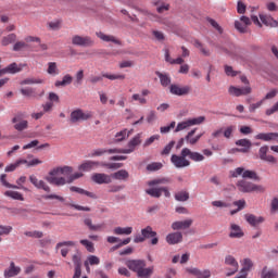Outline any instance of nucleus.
Returning a JSON list of instances; mask_svg holds the SVG:
<instances>
[{
	"label": "nucleus",
	"instance_id": "obj_57",
	"mask_svg": "<svg viewBox=\"0 0 278 278\" xmlns=\"http://www.w3.org/2000/svg\"><path fill=\"white\" fill-rule=\"evenodd\" d=\"M202 137H203V134H200L195 137H189V139H188V137H185V140H186L187 144L194 146V144H197V142H199V140H201Z\"/></svg>",
	"mask_w": 278,
	"mask_h": 278
},
{
	"label": "nucleus",
	"instance_id": "obj_54",
	"mask_svg": "<svg viewBox=\"0 0 278 278\" xmlns=\"http://www.w3.org/2000/svg\"><path fill=\"white\" fill-rule=\"evenodd\" d=\"M85 262H88L90 266H99L101 260L97 255H89Z\"/></svg>",
	"mask_w": 278,
	"mask_h": 278
},
{
	"label": "nucleus",
	"instance_id": "obj_3",
	"mask_svg": "<svg viewBox=\"0 0 278 278\" xmlns=\"http://www.w3.org/2000/svg\"><path fill=\"white\" fill-rule=\"evenodd\" d=\"M149 238H152L151 244H157V242H160V239L157 238V232L153 230V227L151 226H147L146 228L141 229V235H136L134 238V242L135 244H140Z\"/></svg>",
	"mask_w": 278,
	"mask_h": 278
},
{
	"label": "nucleus",
	"instance_id": "obj_59",
	"mask_svg": "<svg viewBox=\"0 0 278 278\" xmlns=\"http://www.w3.org/2000/svg\"><path fill=\"white\" fill-rule=\"evenodd\" d=\"M24 236H27V238H42V236L45 235L40 230H35V231H26L24 232Z\"/></svg>",
	"mask_w": 278,
	"mask_h": 278
},
{
	"label": "nucleus",
	"instance_id": "obj_48",
	"mask_svg": "<svg viewBox=\"0 0 278 278\" xmlns=\"http://www.w3.org/2000/svg\"><path fill=\"white\" fill-rule=\"evenodd\" d=\"M22 68L18 67L16 63H11L9 66L4 67L5 75H14L16 73H21Z\"/></svg>",
	"mask_w": 278,
	"mask_h": 278
},
{
	"label": "nucleus",
	"instance_id": "obj_47",
	"mask_svg": "<svg viewBox=\"0 0 278 278\" xmlns=\"http://www.w3.org/2000/svg\"><path fill=\"white\" fill-rule=\"evenodd\" d=\"M4 197H9L14 201H25V198H23V195L18 191H12V190L5 191Z\"/></svg>",
	"mask_w": 278,
	"mask_h": 278
},
{
	"label": "nucleus",
	"instance_id": "obj_60",
	"mask_svg": "<svg viewBox=\"0 0 278 278\" xmlns=\"http://www.w3.org/2000/svg\"><path fill=\"white\" fill-rule=\"evenodd\" d=\"M36 188L37 190H45V192H51V188L48 186L47 182H45V180H39Z\"/></svg>",
	"mask_w": 278,
	"mask_h": 278
},
{
	"label": "nucleus",
	"instance_id": "obj_36",
	"mask_svg": "<svg viewBox=\"0 0 278 278\" xmlns=\"http://www.w3.org/2000/svg\"><path fill=\"white\" fill-rule=\"evenodd\" d=\"M175 201H178L179 203H186L188 199H190V193L186 190L178 191L174 194Z\"/></svg>",
	"mask_w": 278,
	"mask_h": 278
},
{
	"label": "nucleus",
	"instance_id": "obj_10",
	"mask_svg": "<svg viewBox=\"0 0 278 278\" xmlns=\"http://www.w3.org/2000/svg\"><path fill=\"white\" fill-rule=\"evenodd\" d=\"M72 45L74 47H92L94 45V40L90 36H79L75 35L72 37Z\"/></svg>",
	"mask_w": 278,
	"mask_h": 278
},
{
	"label": "nucleus",
	"instance_id": "obj_9",
	"mask_svg": "<svg viewBox=\"0 0 278 278\" xmlns=\"http://www.w3.org/2000/svg\"><path fill=\"white\" fill-rule=\"evenodd\" d=\"M141 142L142 141L140 140V135H136L132 139L129 140L127 149L116 148V153H124L129 155V153H134L136 151V147L140 146Z\"/></svg>",
	"mask_w": 278,
	"mask_h": 278
},
{
	"label": "nucleus",
	"instance_id": "obj_63",
	"mask_svg": "<svg viewBox=\"0 0 278 278\" xmlns=\"http://www.w3.org/2000/svg\"><path fill=\"white\" fill-rule=\"evenodd\" d=\"M207 23H210V25H212L214 27V29H217L219 34H222L223 28L220 27V25H218V22H216L214 18L212 17H206Z\"/></svg>",
	"mask_w": 278,
	"mask_h": 278
},
{
	"label": "nucleus",
	"instance_id": "obj_55",
	"mask_svg": "<svg viewBox=\"0 0 278 278\" xmlns=\"http://www.w3.org/2000/svg\"><path fill=\"white\" fill-rule=\"evenodd\" d=\"M235 29H237V31H239L240 34H247L248 31L247 25H244L240 20L235 21Z\"/></svg>",
	"mask_w": 278,
	"mask_h": 278
},
{
	"label": "nucleus",
	"instance_id": "obj_22",
	"mask_svg": "<svg viewBox=\"0 0 278 278\" xmlns=\"http://www.w3.org/2000/svg\"><path fill=\"white\" fill-rule=\"evenodd\" d=\"M187 273H189L190 275H194V277H197V278L212 277V271H210V269L201 270L197 267H192V268L187 269Z\"/></svg>",
	"mask_w": 278,
	"mask_h": 278
},
{
	"label": "nucleus",
	"instance_id": "obj_39",
	"mask_svg": "<svg viewBox=\"0 0 278 278\" xmlns=\"http://www.w3.org/2000/svg\"><path fill=\"white\" fill-rule=\"evenodd\" d=\"M155 75L159 77L161 86H163L164 88L170 86V76L168 74L156 72Z\"/></svg>",
	"mask_w": 278,
	"mask_h": 278
},
{
	"label": "nucleus",
	"instance_id": "obj_27",
	"mask_svg": "<svg viewBox=\"0 0 278 278\" xmlns=\"http://www.w3.org/2000/svg\"><path fill=\"white\" fill-rule=\"evenodd\" d=\"M17 275H21V267L16 266L14 262H11L9 268L4 270V277L12 278L16 277Z\"/></svg>",
	"mask_w": 278,
	"mask_h": 278
},
{
	"label": "nucleus",
	"instance_id": "obj_62",
	"mask_svg": "<svg viewBox=\"0 0 278 278\" xmlns=\"http://www.w3.org/2000/svg\"><path fill=\"white\" fill-rule=\"evenodd\" d=\"M175 125H177L176 122H170V124L168 126H162L160 128V132L161 134H168L170 131V129H175Z\"/></svg>",
	"mask_w": 278,
	"mask_h": 278
},
{
	"label": "nucleus",
	"instance_id": "obj_46",
	"mask_svg": "<svg viewBox=\"0 0 278 278\" xmlns=\"http://www.w3.org/2000/svg\"><path fill=\"white\" fill-rule=\"evenodd\" d=\"M131 130L123 129L115 135V142H123V140L129 138Z\"/></svg>",
	"mask_w": 278,
	"mask_h": 278
},
{
	"label": "nucleus",
	"instance_id": "obj_21",
	"mask_svg": "<svg viewBox=\"0 0 278 278\" xmlns=\"http://www.w3.org/2000/svg\"><path fill=\"white\" fill-rule=\"evenodd\" d=\"M151 94V91L149 89H142L141 94L140 93H134L131 96V101H138L140 105H147V98Z\"/></svg>",
	"mask_w": 278,
	"mask_h": 278
},
{
	"label": "nucleus",
	"instance_id": "obj_29",
	"mask_svg": "<svg viewBox=\"0 0 278 278\" xmlns=\"http://www.w3.org/2000/svg\"><path fill=\"white\" fill-rule=\"evenodd\" d=\"M84 225L88 227L89 231H103V227H105V224H98V225L92 224V218L90 217H86L84 219Z\"/></svg>",
	"mask_w": 278,
	"mask_h": 278
},
{
	"label": "nucleus",
	"instance_id": "obj_6",
	"mask_svg": "<svg viewBox=\"0 0 278 278\" xmlns=\"http://www.w3.org/2000/svg\"><path fill=\"white\" fill-rule=\"evenodd\" d=\"M188 154L186 148L180 151V154H172L170 163L175 168H188L190 166V160L187 159Z\"/></svg>",
	"mask_w": 278,
	"mask_h": 278
},
{
	"label": "nucleus",
	"instance_id": "obj_35",
	"mask_svg": "<svg viewBox=\"0 0 278 278\" xmlns=\"http://www.w3.org/2000/svg\"><path fill=\"white\" fill-rule=\"evenodd\" d=\"M260 18L263 25H266L267 27H277L278 25V22L273 18V16L260 14Z\"/></svg>",
	"mask_w": 278,
	"mask_h": 278
},
{
	"label": "nucleus",
	"instance_id": "obj_7",
	"mask_svg": "<svg viewBox=\"0 0 278 278\" xmlns=\"http://www.w3.org/2000/svg\"><path fill=\"white\" fill-rule=\"evenodd\" d=\"M92 118V111H84L81 109H76L71 112L70 121L73 125L77 123H84L85 121H90Z\"/></svg>",
	"mask_w": 278,
	"mask_h": 278
},
{
	"label": "nucleus",
	"instance_id": "obj_13",
	"mask_svg": "<svg viewBox=\"0 0 278 278\" xmlns=\"http://www.w3.org/2000/svg\"><path fill=\"white\" fill-rule=\"evenodd\" d=\"M101 167V162L100 161H85L78 166V170L81 173H90V170H94L97 168Z\"/></svg>",
	"mask_w": 278,
	"mask_h": 278
},
{
	"label": "nucleus",
	"instance_id": "obj_43",
	"mask_svg": "<svg viewBox=\"0 0 278 278\" xmlns=\"http://www.w3.org/2000/svg\"><path fill=\"white\" fill-rule=\"evenodd\" d=\"M170 178L168 177H164V178H156V179H153V180H150L148 182V186L152 187V186H166L167 184H170Z\"/></svg>",
	"mask_w": 278,
	"mask_h": 278
},
{
	"label": "nucleus",
	"instance_id": "obj_33",
	"mask_svg": "<svg viewBox=\"0 0 278 278\" xmlns=\"http://www.w3.org/2000/svg\"><path fill=\"white\" fill-rule=\"evenodd\" d=\"M96 36L103 40V42H114V45H121V40L116 39L114 36L105 35L103 31L96 33Z\"/></svg>",
	"mask_w": 278,
	"mask_h": 278
},
{
	"label": "nucleus",
	"instance_id": "obj_45",
	"mask_svg": "<svg viewBox=\"0 0 278 278\" xmlns=\"http://www.w3.org/2000/svg\"><path fill=\"white\" fill-rule=\"evenodd\" d=\"M12 42H16V34L12 33L2 37V40H1L2 47H8L9 45H12Z\"/></svg>",
	"mask_w": 278,
	"mask_h": 278
},
{
	"label": "nucleus",
	"instance_id": "obj_5",
	"mask_svg": "<svg viewBox=\"0 0 278 278\" xmlns=\"http://www.w3.org/2000/svg\"><path fill=\"white\" fill-rule=\"evenodd\" d=\"M203 123H205V116L190 117L178 123L174 131L179 134V131H186V129H190L194 125H203Z\"/></svg>",
	"mask_w": 278,
	"mask_h": 278
},
{
	"label": "nucleus",
	"instance_id": "obj_31",
	"mask_svg": "<svg viewBox=\"0 0 278 278\" xmlns=\"http://www.w3.org/2000/svg\"><path fill=\"white\" fill-rule=\"evenodd\" d=\"M113 233H115V236H131V233H134V227H115Z\"/></svg>",
	"mask_w": 278,
	"mask_h": 278
},
{
	"label": "nucleus",
	"instance_id": "obj_61",
	"mask_svg": "<svg viewBox=\"0 0 278 278\" xmlns=\"http://www.w3.org/2000/svg\"><path fill=\"white\" fill-rule=\"evenodd\" d=\"M244 174V167H237L235 170H230V177L238 178Z\"/></svg>",
	"mask_w": 278,
	"mask_h": 278
},
{
	"label": "nucleus",
	"instance_id": "obj_42",
	"mask_svg": "<svg viewBox=\"0 0 278 278\" xmlns=\"http://www.w3.org/2000/svg\"><path fill=\"white\" fill-rule=\"evenodd\" d=\"M100 167L108 168L109 170H118V168H123V163L100 162Z\"/></svg>",
	"mask_w": 278,
	"mask_h": 278
},
{
	"label": "nucleus",
	"instance_id": "obj_4",
	"mask_svg": "<svg viewBox=\"0 0 278 278\" xmlns=\"http://www.w3.org/2000/svg\"><path fill=\"white\" fill-rule=\"evenodd\" d=\"M237 188L240 192H243V193H251V192L264 193V192H266V188H264V186L255 185V184L244 180V179L237 181Z\"/></svg>",
	"mask_w": 278,
	"mask_h": 278
},
{
	"label": "nucleus",
	"instance_id": "obj_23",
	"mask_svg": "<svg viewBox=\"0 0 278 278\" xmlns=\"http://www.w3.org/2000/svg\"><path fill=\"white\" fill-rule=\"evenodd\" d=\"M68 247H75V241H62L56 243V251L59 249H61V255L62 257H66V255H68V252L71 251V249H68Z\"/></svg>",
	"mask_w": 278,
	"mask_h": 278
},
{
	"label": "nucleus",
	"instance_id": "obj_52",
	"mask_svg": "<svg viewBox=\"0 0 278 278\" xmlns=\"http://www.w3.org/2000/svg\"><path fill=\"white\" fill-rule=\"evenodd\" d=\"M22 86H31L34 84H45V80H42L41 78H26L24 80H22Z\"/></svg>",
	"mask_w": 278,
	"mask_h": 278
},
{
	"label": "nucleus",
	"instance_id": "obj_15",
	"mask_svg": "<svg viewBox=\"0 0 278 278\" xmlns=\"http://www.w3.org/2000/svg\"><path fill=\"white\" fill-rule=\"evenodd\" d=\"M12 123L16 131H25V129L29 127V122H27V119H23V116L21 114L15 115L12 118Z\"/></svg>",
	"mask_w": 278,
	"mask_h": 278
},
{
	"label": "nucleus",
	"instance_id": "obj_38",
	"mask_svg": "<svg viewBox=\"0 0 278 278\" xmlns=\"http://www.w3.org/2000/svg\"><path fill=\"white\" fill-rule=\"evenodd\" d=\"M47 73L48 75H51V77H58V75H60V68L58 67V63L49 62Z\"/></svg>",
	"mask_w": 278,
	"mask_h": 278
},
{
	"label": "nucleus",
	"instance_id": "obj_64",
	"mask_svg": "<svg viewBox=\"0 0 278 278\" xmlns=\"http://www.w3.org/2000/svg\"><path fill=\"white\" fill-rule=\"evenodd\" d=\"M162 166V163H151L147 166V170H160Z\"/></svg>",
	"mask_w": 278,
	"mask_h": 278
},
{
	"label": "nucleus",
	"instance_id": "obj_49",
	"mask_svg": "<svg viewBox=\"0 0 278 278\" xmlns=\"http://www.w3.org/2000/svg\"><path fill=\"white\" fill-rule=\"evenodd\" d=\"M70 190L71 192H77L78 194H85L86 197H90L91 199H94V194L92 192L86 191L79 187L72 186Z\"/></svg>",
	"mask_w": 278,
	"mask_h": 278
},
{
	"label": "nucleus",
	"instance_id": "obj_1",
	"mask_svg": "<svg viewBox=\"0 0 278 278\" xmlns=\"http://www.w3.org/2000/svg\"><path fill=\"white\" fill-rule=\"evenodd\" d=\"M73 168L68 165H64L61 167H55L52 170L49 172V176L46 177V180L48 184H51V186H66V184H73L76 179H81L84 177V173L81 172H76L73 175ZM60 175H71L68 179L64 177H60Z\"/></svg>",
	"mask_w": 278,
	"mask_h": 278
},
{
	"label": "nucleus",
	"instance_id": "obj_32",
	"mask_svg": "<svg viewBox=\"0 0 278 278\" xmlns=\"http://www.w3.org/2000/svg\"><path fill=\"white\" fill-rule=\"evenodd\" d=\"M73 84V76L71 74H65L62 80H56L54 83L55 88H64L65 86H71Z\"/></svg>",
	"mask_w": 278,
	"mask_h": 278
},
{
	"label": "nucleus",
	"instance_id": "obj_26",
	"mask_svg": "<svg viewBox=\"0 0 278 278\" xmlns=\"http://www.w3.org/2000/svg\"><path fill=\"white\" fill-rule=\"evenodd\" d=\"M184 240V235L179 231L170 232L166 236L167 244H179Z\"/></svg>",
	"mask_w": 278,
	"mask_h": 278
},
{
	"label": "nucleus",
	"instance_id": "obj_12",
	"mask_svg": "<svg viewBox=\"0 0 278 278\" xmlns=\"http://www.w3.org/2000/svg\"><path fill=\"white\" fill-rule=\"evenodd\" d=\"M170 94H175L176 97H186V94H190V86H179L177 84H172L169 86Z\"/></svg>",
	"mask_w": 278,
	"mask_h": 278
},
{
	"label": "nucleus",
	"instance_id": "obj_56",
	"mask_svg": "<svg viewBox=\"0 0 278 278\" xmlns=\"http://www.w3.org/2000/svg\"><path fill=\"white\" fill-rule=\"evenodd\" d=\"M75 84L81 86L84 84V70H78L75 74Z\"/></svg>",
	"mask_w": 278,
	"mask_h": 278
},
{
	"label": "nucleus",
	"instance_id": "obj_11",
	"mask_svg": "<svg viewBox=\"0 0 278 278\" xmlns=\"http://www.w3.org/2000/svg\"><path fill=\"white\" fill-rule=\"evenodd\" d=\"M268 146H263L258 149V157L262 162H267L268 164H277V159L271 154H268Z\"/></svg>",
	"mask_w": 278,
	"mask_h": 278
},
{
	"label": "nucleus",
	"instance_id": "obj_44",
	"mask_svg": "<svg viewBox=\"0 0 278 278\" xmlns=\"http://www.w3.org/2000/svg\"><path fill=\"white\" fill-rule=\"evenodd\" d=\"M241 266V273H247V275H249V271H251V268H253V261L249 257L243 258Z\"/></svg>",
	"mask_w": 278,
	"mask_h": 278
},
{
	"label": "nucleus",
	"instance_id": "obj_28",
	"mask_svg": "<svg viewBox=\"0 0 278 278\" xmlns=\"http://www.w3.org/2000/svg\"><path fill=\"white\" fill-rule=\"evenodd\" d=\"M185 151L187 153V157L192 162H203V160H205V155L201 154V152H194L189 148H185Z\"/></svg>",
	"mask_w": 278,
	"mask_h": 278
},
{
	"label": "nucleus",
	"instance_id": "obj_51",
	"mask_svg": "<svg viewBox=\"0 0 278 278\" xmlns=\"http://www.w3.org/2000/svg\"><path fill=\"white\" fill-rule=\"evenodd\" d=\"M146 192L150 197H153L154 199H160V197H162V187L161 188H150V189H147Z\"/></svg>",
	"mask_w": 278,
	"mask_h": 278
},
{
	"label": "nucleus",
	"instance_id": "obj_14",
	"mask_svg": "<svg viewBox=\"0 0 278 278\" xmlns=\"http://www.w3.org/2000/svg\"><path fill=\"white\" fill-rule=\"evenodd\" d=\"M254 140H261V142L278 143V132H258L254 136Z\"/></svg>",
	"mask_w": 278,
	"mask_h": 278
},
{
	"label": "nucleus",
	"instance_id": "obj_50",
	"mask_svg": "<svg viewBox=\"0 0 278 278\" xmlns=\"http://www.w3.org/2000/svg\"><path fill=\"white\" fill-rule=\"evenodd\" d=\"M80 244L87 249L88 253H94V243L88 239H81Z\"/></svg>",
	"mask_w": 278,
	"mask_h": 278
},
{
	"label": "nucleus",
	"instance_id": "obj_24",
	"mask_svg": "<svg viewBox=\"0 0 278 278\" xmlns=\"http://www.w3.org/2000/svg\"><path fill=\"white\" fill-rule=\"evenodd\" d=\"M244 218L251 227H258V225H262V223L266 220L264 217L255 216L253 214H245Z\"/></svg>",
	"mask_w": 278,
	"mask_h": 278
},
{
	"label": "nucleus",
	"instance_id": "obj_25",
	"mask_svg": "<svg viewBox=\"0 0 278 278\" xmlns=\"http://www.w3.org/2000/svg\"><path fill=\"white\" fill-rule=\"evenodd\" d=\"M236 144L237 147H242L237 149L239 153H249L251 147L253 146L249 139H239L236 141Z\"/></svg>",
	"mask_w": 278,
	"mask_h": 278
},
{
	"label": "nucleus",
	"instance_id": "obj_19",
	"mask_svg": "<svg viewBox=\"0 0 278 278\" xmlns=\"http://www.w3.org/2000/svg\"><path fill=\"white\" fill-rule=\"evenodd\" d=\"M105 153H109V155L117 153L116 148H113V149H103V148L94 149L88 154V157H101V156L105 155Z\"/></svg>",
	"mask_w": 278,
	"mask_h": 278
},
{
	"label": "nucleus",
	"instance_id": "obj_16",
	"mask_svg": "<svg viewBox=\"0 0 278 278\" xmlns=\"http://www.w3.org/2000/svg\"><path fill=\"white\" fill-rule=\"evenodd\" d=\"M91 180L99 186L103 184H112V176L103 173H96L91 176Z\"/></svg>",
	"mask_w": 278,
	"mask_h": 278
},
{
	"label": "nucleus",
	"instance_id": "obj_30",
	"mask_svg": "<svg viewBox=\"0 0 278 278\" xmlns=\"http://www.w3.org/2000/svg\"><path fill=\"white\" fill-rule=\"evenodd\" d=\"M111 179H115L117 181H127L129 179V172L126 169H119L111 174Z\"/></svg>",
	"mask_w": 278,
	"mask_h": 278
},
{
	"label": "nucleus",
	"instance_id": "obj_18",
	"mask_svg": "<svg viewBox=\"0 0 278 278\" xmlns=\"http://www.w3.org/2000/svg\"><path fill=\"white\" fill-rule=\"evenodd\" d=\"M228 92L232 97H242L244 94H251V87L238 88V87L231 86L229 87Z\"/></svg>",
	"mask_w": 278,
	"mask_h": 278
},
{
	"label": "nucleus",
	"instance_id": "obj_2",
	"mask_svg": "<svg viewBox=\"0 0 278 278\" xmlns=\"http://www.w3.org/2000/svg\"><path fill=\"white\" fill-rule=\"evenodd\" d=\"M126 266L132 273H136L138 278H151L154 271V267H147V262L143 260H128L126 261Z\"/></svg>",
	"mask_w": 278,
	"mask_h": 278
},
{
	"label": "nucleus",
	"instance_id": "obj_8",
	"mask_svg": "<svg viewBox=\"0 0 278 278\" xmlns=\"http://www.w3.org/2000/svg\"><path fill=\"white\" fill-rule=\"evenodd\" d=\"M224 264L230 266V268H226V277H232V275H236L240 268V265L233 255H226Z\"/></svg>",
	"mask_w": 278,
	"mask_h": 278
},
{
	"label": "nucleus",
	"instance_id": "obj_17",
	"mask_svg": "<svg viewBox=\"0 0 278 278\" xmlns=\"http://www.w3.org/2000/svg\"><path fill=\"white\" fill-rule=\"evenodd\" d=\"M193 220L188 218L185 220H177L172 224V229L174 231H179L180 229H190L192 227Z\"/></svg>",
	"mask_w": 278,
	"mask_h": 278
},
{
	"label": "nucleus",
	"instance_id": "obj_34",
	"mask_svg": "<svg viewBox=\"0 0 278 278\" xmlns=\"http://www.w3.org/2000/svg\"><path fill=\"white\" fill-rule=\"evenodd\" d=\"M244 236V232L242 231V228L238 226L237 224L230 225V233L229 238H242Z\"/></svg>",
	"mask_w": 278,
	"mask_h": 278
},
{
	"label": "nucleus",
	"instance_id": "obj_40",
	"mask_svg": "<svg viewBox=\"0 0 278 278\" xmlns=\"http://www.w3.org/2000/svg\"><path fill=\"white\" fill-rule=\"evenodd\" d=\"M261 278H277V270L268 269V266H264L261 270Z\"/></svg>",
	"mask_w": 278,
	"mask_h": 278
},
{
	"label": "nucleus",
	"instance_id": "obj_41",
	"mask_svg": "<svg viewBox=\"0 0 278 278\" xmlns=\"http://www.w3.org/2000/svg\"><path fill=\"white\" fill-rule=\"evenodd\" d=\"M242 179H252L253 181H260V176L255 170L243 169Z\"/></svg>",
	"mask_w": 278,
	"mask_h": 278
},
{
	"label": "nucleus",
	"instance_id": "obj_37",
	"mask_svg": "<svg viewBox=\"0 0 278 278\" xmlns=\"http://www.w3.org/2000/svg\"><path fill=\"white\" fill-rule=\"evenodd\" d=\"M21 164H26L28 168H31V166H38L39 164H42V161H40L39 159H33L30 161L25 159H18L17 165L21 166Z\"/></svg>",
	"mask_w": 278,
	"mask_h": 278
},
{
	"label": "nucleus",
	"instance_id": "obj_20",
	"mask_svg": "<svg viewBox=\"0 0 278 278\" xmlns=\"http://www.w3.org/2000/svg\"><path fill=\"white\" fill-rule=\"evenodd\" d=\"M21 94H23V97H28L29 99H40L42 97H45V90H42L39 94L36 93V89L34 88H22L20 90Z\"/></svg>",
	"mask_w": 278,
	"mask_h": 278
},
{
	"label": "nucleus",
	"instance_id": "obj_58",
	"mask_svg": "<svg viewBox=\"0 0 278 278\" xmlns=\"http://www.w3.org/2000/svg\"><path fill=\"white\" fill-rule=\"evenodd\" d=\"M12 233V226H1L0 225V242H1V236H10Z\"/></svg>",
	"mask_w": 278,
	"mask_h": 278
},
{
	"label": "nucleus",
	"instance_id": "obj_53",
	"mask_svg": "<svg viewBox=\"0 0 278 278\" xmlns=\"http://www.w3.org/2000/svg\"><path fill=\"white\" fill-rule=\"evenodd\" d=\"M102 77L105 79H110L111 81H115V79H125V74H102Z\"/></svg>",
	"mask_w": 278,
	"mask_h": 278
}]
</instances>
